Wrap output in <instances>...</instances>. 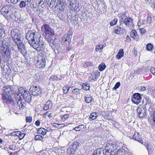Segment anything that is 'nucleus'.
<instances>
[{
	"label": "nucleus",
	"mask_w": 155,
	"mask_h": 155,
	"mask_svg": "<svg viewBox=\"0 0 155 155\" xmlns=\"http://www.w3.org/2000/svg\"><path fill=\"white\" fill-rule=\"evenodd\" d=\"M44 36L52 49L56 46V44L52 40V37L54 35V30L48 24L43 25L41 27Z\"/></svg>",
	"instance_id": "obj_1"
},
{
	"label": "nucleus",
	"mask_w": 155,
	"mask_h": 155,
	"mask_svg": "<svg viewBox=\"0 0 155 155\" xmlns=\"http://www.w3.org/2000/svg\"><path fill=\"white\" fill-rule=\"evenodd\" d=\"M4 93L2 94V98L4 103L8 104H14L12 99L10 95L13 93V88L11 86H6L2 88Z\"/></svg>",
	"instance_id": "obj_2"
},
{
	"label": "nucleus",
	"mask_w": 155,
	"mask_h": 155,
	"mask_svg": "<svg viewBox=\"0 0 155 155\" xmlns=\"http://www.w3.org/2000/svg\"><path fill=\"white\" fill-rule=\"evenodd\" d=\"M34 40H33L29 44L34 48L37 51H42L44 48V42L43 41V37H41V35L38 37V38H36Z\"/></svg>",
	"instance_id": "obj_3"
},
{
	"label": "nucleus",
	"mask_w": 155,
	"mask_h": 155,
	"mask_svg": "<svg viewBox=\"0 0 155 155\" xmlns=\"http://www.w3.org/2000/svg\"><path fill=\"white\" fill-rule=\"evenodd\" d=\"M40 35L38 32H36L34 31H28L26 34V38L28 41L29 44L34 40L36 38H38V36Z\"/></svg>",
	"instance_id": "obj_4"
},
{
	"label": "nucleus",
	"mask_w": 155,
	"mask_h": 155,
	"mask_svg": "<svg viewBox=\"0 0 155 155\" xmlns=\"http://www.w3.org/2000/svg\"><path fill=\"white\" fill-rule=\"evenodd\" d=\"M11 35L13 38L15 43H19L22 41L21 40V35L19 32L18 29H14L11 31Z\"/></svg>",
	"instance_id": "obj_5"
},
{
	"label": "nucleus",
	"mask_w": 155,
	"mask_h": 155,
	"mask_svg": "<svg viewBox=\"0 0 155 155\" xmlns=\"http://www.w3.org/2000/svg\"><path fill=\"white\" fill-rule=\"evenodd\" d=\"M120 25L121 24H124L127 26H130L132 23V19L130 18H127L124 14H123L120 17Z\"/></svg>",
	"instance_id": "obj_6"
},
{
	"label": "nucleus",
	"mask_w": 155,
	"mask_h": 155,
	"mask_svg": "<svg viewBox=\"0 0 155 155\" xmlns=\"http://www.w3.org/2000/svg\"><path fill=\"white\" fill-rule=\"evenodd\" d=\"M29 90L34 96L39 95L41 93V90L39 86H31Z\"/></svg>",
	"instance_id": "obj_7"
},
{
	"label": "nucleus",
	"mask_w": 155,
	"mask_h": 155,
	"mask_svg": "<svg viewBox=\"0 0 155 155\" xmlns=\"http://www.w3.org/2000/svg\"><path fill=\"white\" fill-rule=\"evenodd\" d=\"M22 41L21 43H17L16 44L19 51L22 54L25 58H26L27 56V51L25 49V45L22 43Z\"/></svg>",
	"instance_id": "obj_8"
},
{
	"label": "nucleus",
	"mask_w": 155,
	"mask_h": 155,
	"mask_svg": "<svg viewBox=\"0 0 155 155\" xmlns=\"http://www.w3.org/2000/svg\"><path fill=\"white\" fill-rule=\"evenodd\" d=\"M137 115L140 118H143L146 115L147 110L146 107H144L141 105H139L137 109Z\"/></svg>",
	"instance_id": "obj_9"
},
{
	"label": "nucleus",
	"mask_w": 155,
	"mask_h": 155,
	"mask_svg": "<svg viewBox=\"0 0 155 155\" xmlns=\"http://www.w3.org/2000/svg\"><path fill=\"white\" fill-rule=\"evenodd\" d=\"M116 145L114 143H107L105 148L106 150L105 152L106 155H108V153H110L113 152L114 150V149Z\"/></svg>",
	"instance_id": "obj_10"
},
{
	"label": "nucleus",
	"mask_w": 155,
	"mask_h": 155,
	"mask_svg": "<svg viewBox=\"0 0 155 155\" xmlns=\"http://www.w3.org/2000/svg\"><path fill=\"white\" fill-rule=\"evenodd\" d=\"M132 97L131 101L133 103L138 104L140 102L141 96L140 94L135 93L133 94Z\"/></svg>",
	"instance_id": "obj_11"
},
{
	"label": "nucleus",
	"mask_w": 155,
	"mask_h": 155,
	"mask_svg": "<svg viewBox=\"0 0 155 155\" xmlns=\"http://www.w3.org/2000/svg\"><path fill=\"white\" fill-rule=\"evenodd\" d=\"M11 43L8 38H5L2 41L0 42V46L4 48H10Z\"/></svg>",
	"instance_id": "obj_12"
},
{
	"label": "nucleus",
	"mask_w": 155,
	"mask_h": 155,
	"mask_svg": "<svg viewBox=\"0 0 155 155\" xmlns=\"http://www.w3.org/2000/svg\"><path fill=\"white\" fill-rule=\"evenodd\" d=\"M0 50L1 51V53L4 57H9L11 54L10 48H4L0 46Z\"/></svg>",
	"instance_id": "obj_13"
},
{
	"label": "nucleus",
	"mask_w": 155,
	"mask_h": 155,
	"mask_svg": "<svg viewBox=\"0 0 155 155\" xmlns=\"http://www.w3.org/2000/svg\"><path fill=\"white\" fill-rule=\"evenodd\" d=\"M132 138L130 137V138L133 139L135 140L138 141L140 143L143 144V140L142 138L140 137V135L137 132H135L134 135L132 137Z\"/></svg>",
	"instance_id": "obj_14"
},
{
	"label": "nucleus",
	"mask_w": 155,
	"mask_h": 155,
	"mask_svg": "<svg viewBox=\"0 0 155 155\" xmlns=\"http://www.w3.org/2000/svg\"><path fill=\"white\" fill-rule=\"evenodd\" d=\"M131 37L136 41H138L140 40V38L137 35V32L135 30H133L130 33Z\"/></svg>",
	"instance_id": "obj_15"
},
{
	"label": "nucleus",
	"mask_w": 155,
	"mask_h": 155,
	"mask_svg": "<svg viewBox=\"0 0 155 155\" xmlns=\"http://www.w3.org/2000/svg\"><path fill=\"white\" fill-rule=\"evenodd\" d=\"M23 97L24 99L26 102L28 103H30L31 101V94L28 92L26 93L25 94H23Z\"/></svg>",
	"instance_id": "obj_16"
},
{
	"label": "nucleus",
	"mask_w": 155,
	"mask_h": 155,
	"mask_svg": "<svg viewBox=\"0 0 155 155\" xmlns=\"http://www.w3.org/2000/svg\"><path fill=\"white\" fill-rule=\"evenodd\" d=\"M45 65V59H41L38 60L37 66L39 68H43Z\"/></svg>",
	"instance_id": "obj_17"
},
{
	"label": "nucleus",
	"mask_w": 155,
	"mask_h": 155,
	"mask_svg": "<svg viewBox=\"0 0 155 155\" xmlns=\"http://www.w3.org/2000/svg\"><path fill=\"white\" fill-rule=\"evenodd\" d=\"M53 103L51 100H49L46 102L44 105L43 109L44 110H47L51 109L52 107Z\"/></svg>",
	"instance_id": "obj_18"
},
{
	"label": "nucleus",
	"mask_w": 155,
	"mask_h": 155,
	"mask_svg": "<svg viewBox=\"0 0 155 155\" xmlns=\"http://www.w3.org/2000/svg\"><path fill=\"white\" fill-rule=\"evenodd\" d=\"M0 12L2 15H3L5 17L6 15L9 13V9L8 6L3 7L1 9Z\"/></svg>",
	"instance_id": "obj_19"
},
{
	"label": "nucleus",
	"mask_w": 155,
	"mask_h": 155,
	"mask_svg": "<svg viewBox=\"0 0 155 155\" xmlns=\"http://www.w3.org/2000/svg\"><path fill=\"white\" fill-rule=\"evenodd\" d=\"M58 7V8L60 11L62 12L64 10L65 6L63 2V0H59Z\"/></svg>",
	"instance_id": "obj_20"
},
{
	"label": "nucleus",
	"mask_w": 155,
	"mask_h": 155,
	"mask_svg": "<svg viewBox=\"0 0 155 155\" xmlns=\"http://www.w3.org/2000/svg\"><path fill=\"white\" fill-rule=\"evenodd\" d=\"M122 28L119 26L115 27L114 28V32L117 34H120L122 33Z\"/></svg>",
	"instance_id": "obj_21"
},
{
	"label": "nucleus",
	"mask_w": 155,
	"mask_h": 155,
	"mask_svg": "<svg viewBox=\"0 0 155 155\" xmlns=\"http://www.w3.org/2000/svg\"><path fill=\"white\" fill-rule=\"evenodd\" d=\"M124 50L122 49H120L116 55V58L118 59H119L124 56Z\"/></svg>",
	"instance_id": "obj_22"
},
{
	"label": "nucleus",
	"mask_w": 155,
	"mask_h": 155,
	"mask_svg": "<svg viewBox=\"0 0 155 155\" xmlns=\"http://www.w3.org/2000/svg\"><path fill=\"white\" fill-rule=\"evenodd\" d=\"M84 129V125H80L77 127L74 128L73 129L76 131H83Z\"/></svg>",
	"instance_id": "obj_23"
},
{
	"label": "nucleus",
	"mask_w": 155,
	"mask_h": 155,
	"mask_svg": "<svg viewBox=\"0 0 155 155\" xmlns=\"http://www.w3.org/2000/svg\"><path fill=\"white\" fill-rule=\"evenodd\" d=\"M98 113L93 112L92 113L89 117V120H95L98 116Z\"/></svg>",
	"instance_id": "obj_24"
},
{
	"label": "nucleus",
	"mask_w": 155,
	"mask_h": 155,
	"mask_svg": "<svg viewBox=\"0 0 155 155\" xmlns=\"http://www.w3.org/2000/svg\"><path fill=\"white\" fill-rule=\"evenodd\" d=\"M37 133L39 134L45 135L46 134V129L42 127L40 128L37 130Z\"/></svg>",
	"instance_id": "obj_25"
},
{
	"label": "nucleus",
	"mask_w": 155,
	"mask_h": 155,
	"mask_svg": "<svg viewBox=\"0 0 155 155\" xmlns=\"http://www.w3.org/2000/svg\"><path fill=\"white\" fill-rule=\"evenodd\" d=\"M71 37L68 36L67 35H64L62 38L64 42L67 44L66 42H67L68 44H69L71 41Z\"/></svg>",
	"instance_id": "obj_26"
},
{
	"label": "nucleus",
	"mask_w": 155,
	"mask_h": 155,
	"mask_svg": "<svg viewBox=\"0 0 155 155\" xmlns=\"http://www.w3.org/2000/svg\"><path fill=\"white\" fill-rule=\"evenodd\" d=\"M84 100L87 103H90L92 100V98L90 95H87L85 96Z\"/></svg>",
	"instance_id": "obj_27"
},
{
	"label": "nucleus",
	"mask_w": 155,
	"mask_h": 155,
	"mask_svg": "<svg viewBox=\"0 0 155 155\" xmlns=\"http://www.w3.org/2000/svg\"><path fill=\"white\" fill-rule=\"evenodd\" d=\"M5 31L3 27L0 24V39L3 38L4 35Z\"/></svg>",
	"instance_id": "obj_28"
},
{
	"label": "nucleus",
	"mask_w": 155,
	"mask_h": 155,
	"mask_svg": "<svg viewBox=\"0 0 155 155\" xmlns=\"http://www.w3.org/2000/svg\"><path fill=\"white\" fill-rule=\"evenodd\" d=\"M82 89L84 90H88L89 89L90 87L89 84L85 83L82 84Z\"/></svg>",
	"instance_id": "obj_29"
},
{
	"label": "nucleus",
	"mask_w": 155,
	"mask_h": 155,
	"mask_svg": "<svg viewBox=\"0 0 155 155\" xmlns=\"http://www.w3.org/2000/svg\"><path fill=\"white\" fill-rule=\"evenodd\" d=\"M80 143L76 141L73 143L72 144V149L74 150H76L79 147Z\"/></svg>",
	"instance_id": "obj_30"
},
{
	"label": "nucleus",
	"mask_w": 155,
	"mask_h": 155,
	"mask_svg": "<svg viewBox=\"0 0 155 155\" xmlns=\"http://www.w3.org/2000/svg\"><path fill=\"white\" fill-rule=\"evenodd\" d=\"M106 67V66L105 64L102 63L99 65L98 68L100 71H102L105 69Z\"/></svg>",
	"instance_id": "obj_31"
},
{
	"label": "nucleus",
	"mask_w": 155,
	"mask_h": 155,
	"mask_svg": "<svg viewBox=\"0 0 155 155\" xmlns=\"http://www.w3.org/2000/svg\"><path fill=\"white\" fill-rule=\"evenodd\" d=\"M72 93L76 95L79 94L80 93V89L78 88H75L72 91Z\"/></svg>",
	"instance_id": "obj_32"
},
{
	"label": "nucleus",
	"mask_w": 155,
	"mask_h": 155,
	"mask_svg": "<svg viewBox=\"0 0 155 155\" xmlns=\"http://www.w3.org/2000/svg\"><path fill=\"white\" fill-rule=\"evenodd\" d=\"M102 148H99L95 150L91 155H99L100 151Z\"/></svg>",
	"instance_id": "obj_33"
},
{
	"label": "nucleus",
	"mask_w": 155,
	"mask_h": 155,
	"mask_svg": "<svg viewBox=\"0 0 155 155\" xmlns=\"http://www.w3.org/2000/svg\"><path fill=\"white\" fill-rule=\"evenodd\" d=\"M102 45L101 44H99L96 46V50L97 51L101 52L103 49V47H102Z\"/></svg>",
	"instance_id": "obj_34"
},
{
	"label": "nucleus",
	"mask_w": 155,
	"mask_h": 155,
	"mask_svg": "<svg viewBox=\"0 0 155 155\" xmlns=\"http://www.w3.org/2000/svg\"><path fill=\"white\" fill-rule=\"evenodd\" d=\"M145 103L144 104L145 105L150 104L151 103V100L148 97H146L145 98Z\"/></svg>",
	"instance_id": "obj_35"
},
{
	"label": "nucleus",
	"mask_w": 155,
	"mask_h": 155,
	"mask_svg": "<svg viewBox=\"0 0 155 155\" xmlns=\"http://www.w3.org/2000/svg\"><path fill=\"white\" fill-rule=\"evenodd\" d=\"M153 46L151 43L147 44L146 46V48L148 51H151L152 49Z\"/></svg>",
	"instance_id": "obj_36"
},
{
	"label": "nucleus",
	"mask_w": 155,
	"mask_h": 155,
	"mask_svg": "<svg viewBox=\"0 0 155 155\" xmlns=\"http://www.w3.org/2000/svg\"><path fill=\"white\" fill-rule=\"evenodd\" d=\"M35 4L38 6H41V5L43 4L42 0H35Z\"/></svg>",
	"instance_id": "obj_37"
},
{
	"label": "nucleus",
	"mask_w": 155,
	"mask_h": 155,
	"mask_svg": "<svg viewBox=\"0 0 155 155\" xmlns=\"http://www.w3.org/2000/svg\"><path fill=\"white\" fill-rule=\"evenodd\" d=\"M19 92L21 94V95L22 96L23 94H25V92L27 93L28 92L25 88H20L19 89Z\"/></svg>",
	"instance_id": "obj_38"
},
{
	"label": "nucleus",
	"mask_w": 155,
	"mask_h": 155,
	"mask_svg": "<svg viewBox=\"0 0 155 155\" xmlns=\"http://www.w3.org/2000/svg\"><path fill=\"white\" fill-rule=\"evenodd\" d=\"M18 134V136L19 137V138L21 139L23 138L25 135V134L23 133H21L20 132H17V133L16 135Z\"/></svg>",
	"instance_id": "obj_39"
},
{
	"label": "nucleus",
	"mask_w": 155,
	"mask_h": 155,
	"mask_svg": "<svg viewBox=\"0 0 155 155\" xmlns=\"http://www.w3.org/2000/svg\"><path fill=\"white\" fill-rule=\"evenodd\" d=\"M117 18H114V20H113L110 23V25L113 26L115 25H116L117 21Z\"/></svg>",
	"instance_id": "obj_40"
},
{
	"label": "nucleus",
	"mask_w": 155,
	"mask_h": 155,
	"mask_svg": "<svg viewBox=\"0 0 155 155\" xmlns=\"http://www.w3.org/2000/svg\"><path fill=\"white\" fill-rule=\"evenodd\" d=\"M26 5L25 2L23 1H21L19 5V6L20 8H23L25 7Z\"/></svg>",
	"instance_id": "obj_41"
},
{
	"label": "nucleus",
	"mask_w": 155,
	"mask_h": 155,
	"mask_svg": "<svg viewBox=\"0 0 155 155\" xmlns=\"http://www.w3.org/2000/svg\"><path fill=\"white\" fill-rule=\"evenodd\" d=\"M120 82H117L115 84L114 87L112 89L113 91L116 90L117 88L120 86Z\"/></svg>",
	"instance_id": "obj_42"
},
{
	"label": "nucleus",
	"mask_w": 155,
	"mask_h": 155,
	"mask_svg": "<svg viewBox=\"0 0 155 155\" xmlns=\"http://www.w3.org/2000/svg\"><path fill=\"white\" fill-rule=\"evenodd\" d=\"M70 6H71V7L73 9H77V6L76 3H70L69 4Z\"/></svg>",
	"instance_id": "obj_43"
},
{
	"label": "nucleus",
	"mask_w": 155,
	"mask_h": 155,
	"mask_svg": "<svg viewBox=\"0 0 155 155\" xmlns=\"http://www.w3.org/2000/svg\"><path fill=\"white\" fill-rule=\"evenodd\" d=\"M147 24H151L152 22V18L149 15H148L147 16Z\"/></svg>",
	"instance_id": "obj_44"
},
{
	"label": "nucleus",
	"mask_w": 155,
	"mask_h": 155,
	"mask_svg": "<svg viewBox=\"0 0 155 155\" xmlns=\"http://www.w3.org/2000/svg\"><path fill=\"white\" fill-rule=\"evenodd\" d=\"M43 137L41 135H36L35 137V139L36 140H41L43 139Z\"/></svg>",
	"instance_id": "obj_45"
},
{
	"label": "nucleus",
	"mask_w": 155,
	"mask_h": 155,
	"mask_svg": "<svg viewBox=\"0 0 155 155\" xmlns=\"http://www.w3.org/2000/svg\"><path fill=\"white\" fill-rule=\"evenodd\" d=\"M73 150L72 148H68L67 150V153L69 155H71V154H72Z\"/></svg>",
	"instance_id": "obj_46"
},
{
	"label": "nucleus",
	"mask_w": 155,
	"mask_h": 155,
	"mask_svg": "<svg viewBox=\"0 0 155 155\" xmlns=\"http://www.w3.org/2000/svg\"><path fill=\"white\" fill-rule=\"evenodd\" d=\"M18 100L17 102V104L19 106V105H22V103H23V102H22V100L20 97H19V98L18 97Z\"/></svg>",
	"instance_id": "obj_47"
},
{
	"label": "nucleus",
	"mask_w": 155,
	"mask_h": 155,
	"mask_svg": "<svg viewBox=\"0 0 155 155\" xmlns=\"http://www.w3.org/2000/svg\"><path fill=\"white\" fill-rule=\"evenodd\" d=\"M26 106V103H25L24 102H23V103H22V105H19V107L20 109L23 110L25 108V107Z\"/></svg>",
	"instance_id": "obj_48"
},
{
	"label": "nucleus",
	"mask_w": 155,
	"mask_h": 155,
	"mask_svg": "<svg viewBox=\"0 0 155 155\" xmlns=\"http://www.w3.org/2000/svg\"><path fill=\"white\" fill-rule=\"evenodd\" d=\"M72 28H71L70 29L67 33V35L70 37H71V36L72 35Z\"/></svg>",
	"instance_id": "obj_49"
},
{
	"label": "nucleus",
	"mask_w": 155,
	"mask_h": 155,
	"mask_svg": "<svg viewBox=\"0 0 155 155\" xmlns=\"http://www.w3.org/2000/svg\"><path fill=\"white\" fill-rule=\"evenodd\" d=\"M26 121L27 122H31L32 121V118L30 117H26Z\"/></svg>",
	"instance_id": "obj_50"
},
{
	"label": "nucleus",
	"mask_w": 155,
	"mask_h": 155,
	"mask_svg": "<svg viewBox=\"0 0 155 155\" xmlns=\"http://www.w3.org/2000/svg\"><path fill=\"white\" fill-rule=\"evenodd\" d=\"M150 71L151 73L155 76V68H151L150 69Z\"/></svg>",
	"instance_id": "obj_51"
},
{
	"label": "nucleus",
	"mask_w": 155,
	"mask_h": 155,
	"mask_svg": "<svg viewBox=\"0 0 155 155\" xmlns=\"http://www.w3.org/2000/svg\"><path fill=\"white\" fill-rule=\"evenodd\" d=\"M67 86H64L63 88V90L64 92V94H67Z\"/></svg>",
	"instance_id": "obj_52"
},
{
	"label": "nucleus",
	"mask_w": 155,
	"mask_h": 155,
	"mask_svg": "<svg viewBox=\"0 0 155 155\" xmlns=\"http://www.w3.org/2000/svg\"><path fill=\"white\" fill-rule=\"evenodd\" d=\"M140 89L141 91H144L146 90V87L144 86H141L140 87Z\"/></svg>",
	"instance_id": "obj_53"
},
{
	"label": "nucleus",
	"mask_w": 155,
	"mask_h": 155,
	"mask_svg": "<svg viewBox=\"0 0 155 155\" xmlns=\"http://www.w3.org/2000/svg\"><path fill=\"white\" fill-rule=\"evenodd\" d=\"M100 73L97 71L95 73V76L94 78H98L100 76Z\"/></svg>",
	"instance_id": "obj_54"
},
{
	"label": "nucleus",
	"mask_w": 155,
	"mask_h": 155,
	"mask_svg": "<svg viewBox=\"0 0 155 155\" xmlns=\"http://www.w3.org/2000/svg\"><path fill=\"white\" fill-rule=\"evenodd\" d=\"M146 30L144 29L143 28H141L140 29V32L142 34H143L145 32Z\"/></svg>",
	"instance_id": "obj_55"
},
{
	"label": "nucleus",
	"mask_w": 155,
	"mask_h": 155,
	"mask_svg": "<svg viewBox=\"0 0 155 155\" xmlns=\"http://www.w3.org/2000/svg\"><path fill=\"white\" fill-rule=\"evenodd\" d=\"M11 3L14 4H16L19 1V0H10Z\"/></svg>",
	"instance_id": "obj_56"
},
{
	"label": "nucleus",
	"mask_w": 155,
	"mask_h": 155,
	"mask_svg": "<svg viewBox=\"0 0 155 155\" xmlns=\"http://www.w3.org/2000/svg\"><path fill=\"white\" fill-rule=\"evenodd\" d=\"M40 122L39 120H37L35 122V124L37 126H39L40 125Z\"/></svg>",
	"instance_id": "obj_57"
},
{
	"label": "nucleus",
	"mask_w": 155,
	"mask_h": 155,
	"mask_svg": "<svg viewBox=\"0 0 155 155\" xmlns=\"http://www.w3.org/2000/svg\"><path fill=\"white\" fill-rule=\"evenodd\" d=\"M130 38L129 36L127 35L126 37V41L128 42L130 41Z\"/></svg>",
	"instance_id": "obj_58"
},
{
	"label": "nucleus",
	"mask_w": 155,
	"mask_h": 155,
	"mask_svg": "<svg viewBox=\"0 0 155 155\" xmlns=\"http://www.w3.org/2000/svg\"><path fill=\"white\" fill-rule=\"evenodd\" d=\"M35 81H36L38 82L39 83H41L42 82L41 80L40 79V78H37L35 79Z\"/></svg>",
	"instance_id": "obj_59"
},
{
	"label": "nucleus",
	"mask_w": 155,
	"mask_h": 155,
	"mask_svg": "<svg viewBox=\"0 0 155 155\" xmlns=\"http://www.w3.org/2000/svg\"><path fill=\"white\" fill-rule=\"evenodd\" d=\"M99 155H105L104 154V151L103 150V149H102V150H101Z\"/></svg>",
	"instance_id": "obj_60"
},
{
	"label": "nucleus",
	"mask_w": 155,
	"mask_h": 155,
	"mask_svg": "<svg viewBox=\"0 0 155 155\" xmlns=\"http://www.w3.org/2000/svg\"><path fill=\"white\" fill-rule=\"evenodd\" d=\"M46 133L47 132H51L52 130L50 128H47V129H46Z\"/></svg>",
	"instance_id": "obj_61"
},
{
	"label": "nucleus",
	"mask_w": 155,
	"mask_h": 155,
	"mask_svg": "<svg viewBox=\"0 0 155 155\" xmlns=\"http://www.w3.org/2000/svg\"><path fill=\"white\" fill-rule=\"evenodd\" d=\"M153 120L154 122H155V110L154 111V112L153 113Z\"/></svg>",
	"instance_id": "obj_62"
},
{
	"label": "nucleus",
	"mask_w": 155,
	"mask_h": 155,
	"mask_svg": "<svg viewBox=\"0 0 155 155\" xmlns=\"http://www.w3.org/2000/svg\"><path fill=\"white\" fill-rule=\"evenodd\" d=\"M144 145L147 148V150H148V151H149V150H150V149L148 148V146H149L148 144L146 143V144H144Z\"/></svg>",
	"instance_id": "obj_63"
},
{
	"label": "nucleus",
	"mask_w": 155,
	"mask_h": 155,
	"mask_svg": "<svg viewBox=\"0 0 155 155\" xmlns=\"http://www.w3.org/2000/svg\"><path fill=\"white\" fill-rule=\"evenodd\" d=\"M89 63H87L85 62H82V64H86L85 66H87V67L88 66V65H89Z\"/></svg>",
	"instance_id": "obj_64"
}]
</instances>
